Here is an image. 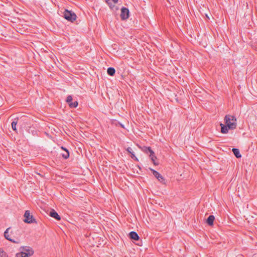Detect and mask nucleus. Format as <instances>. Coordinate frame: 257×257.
<instances>
[{
    "label": "nucleus",
    "mask_w": 257,
    "mask_h": 257,
    "mask_svg": "<svg viewBox=\"0 0 257 257\" xmlns=\"http://www.w3.org/2000/svg\"><path fill=\"white\" fill-rule=\"evenodd\" d=\"M224 122L225 125L220 123L221 132L222 134H226L228 130L234 129L236 126V119L235 117L231 114L226 115L224 117Z\"/></svg>",
    "instance_id": "nucleus-1"
},
{
    "label": "nucleus",
    "mask_w": 257,
    "mask_h": 257,
    "mask_svg": "<svg viewBox=\"0 0 257 257\" xmlns=\"http://www.w3.org/2000/svg\"><path fill=\"white\" fill-rule=\"evenodd\" d=\"M64 17L69 21L73 22L76 19V15L74 13L66 10L64 13Z\"/></svg>",
    "instance_id": "nucleus-2"
},
{
    "label": "nucleus",
    "mask_w": 257,
    "mask_h": 257,
    "mask_svg": "<svg viewBox=\"0 0 257 257\" xmlns=\"http://www.w3.org/2000/svg\"><path fill=\"white\" fill-rule=\"evenodd\" d=\"M25 219L24 221L28 223H32L34 222H36V220L34 218L32 215L31 214L30 211L27 210L26 211L24 214Z\"/></svg>",
    "instance_id": "nucleus-3"
},
{
    "label": "nucleus",
    "mask_w": 257,
    "mask_h": 257,
    "mask_svg": "<svg viewBox=\"0 0 257 257\" xmlns=\"http://www.w3.org/2000/svg\"><path fill=\"white\" fill-rule=\"evenodd\" d=\"M129 10L125 8H122L121 9L120 17L122 20H124L128 18Z\"/></svg>",
    "instance_id": "nucleus-4"
},
{
    "label": "nucleus",
    "mask_w": 257,
    "mask_h": 257,
    "mask_svg": "<svg viewBox=\"0 0 257 257\" xmlns=\"http://www.w3.org/2000/svg\"><path fill=\"white\" fill-rule=\"evenodd\" d=\"M145 152L147 153H150V157L151 158L152 161H153V163L155 165H156V163H155V159L157 158L155 156L154 152L153 151V150L151 149L150 147H147L145 149Z\"/></svg>",
    "instance_id": "nucleus-5"
},
{
    "label": "nucleus",
    "mask_w": 257,
    "mask_h": 257,
    "mask_svg": "<svg viewBox=\"0 0 257 257\" xmlns=\"http://www.w3.org/2000/svg\"><path fill=\"white\" fill-rule=\"evenodd\" d=\"M34 253L33 250H30L29 252H26L22 250L20 252H18L16 254V257H29L33 255Z\"/></svg>",
    "instance_id": "nucleus-6"
},
{
    "label": "nucleus",
    "mask_w": 257,
    "mask_h": 257,
    "mask_svg": "<svg viewBox=\"0 0 257 257\" xmlns=\"http://www.w3.org/2000/svg\"><path fill=\"white\" fill-rule=\"evenodd\" d=\"M151 170L154 176L157 178L159 181L163 183L165 181L163 177L158 172L152 169H151Z\"/></svg>",
    "instance_id": "nucleus-7"
},
{
    "label": "nucleus",
    "mask_w": 257,
    "mask_h": 257,
    "mask_svg": "<svg viewBox=\"0 0 257 257\" xmlns=\"http://www.w3.org/2000/svg\"><path fill=\"white\" fill-rule=\"evenodd\" d=\"M50 216L57 219V220H60L61 219L60 216L58 215V214L54 210H52L50 211Z\"/></svg>",
    "instance_id": "nucleus-8"
},
{
    "label": "nucleus",
    "mask_w": 257,
    "mask_h": 257,
    "mask_svg": "<svg viewBox=\"0 0 257 257\" xmlns=\"http://www.w3.org/2000/svg\"><path fill=\"white\" fill-rule=\"evenodd\" d=\"M129 236L130 238L134 240H138L139 239V236L138 234L135 231H131L129 233Z\"/></svg>",
    "instance_id": "nucleus-9"
},
{
    "label": "nucleus",
    "mask_w": 257,
    "mask_h": 257,
    "mask_svg": "<svg viewBox=\"0 0 257 257\" xmlns=\"http://www.w3.org/2000/svg\"><path fill=\"white\" fill-rule=\"evenodd\" d=\"M215 217L213 215H209L206 220V222L209 225H212Z\"/></svg>",
    "instance_id": "nucleus-10"
},
{
    "label": "nucleus",
    "mask_w": 257,
    "mask_h": 257,
    "mask_svg": "<svg viewBox=\"0 0 257 257\" xmlns=\"http://www.w3.org/2000/svg\"><path fill=\"white\" fill-rule=\"evenodd\" d=\"M10 228H8L4 232V236L5 237V238L9 240V241H11L13 242H17L16 241H15V240H14L13 239H12V238H11L10 237H9V230H10Z\"/></svg>",
    "instance_id": "nucleus-11"
},
{
    "label": "nucleus",
    "mask_w": 257,
    "mask_h": 257,
    "mask_svg": "<svg viewBox=\"0 0 257 257\" xmlns=\"http://www.w3.org/2000/svg\"><path fill=\"white\" fill-rule=\"evenodd\" d=\"M232 151V152L233 153L234 156L237 158H241V155L240 154L239 150L238 149L233 148Z\"/></svg>",
    "instance_id": "nucleus-12"
},
{
    "label": "nucleus",
    "mask_w": 257,
    "mask_h": 257,
    "mask_svg": "<svg viewBox=\"0 0 257 257\" xmlns=\"http://www.w3.org/2000/svg\"><path fill=\"white\" fill-rule=\"evenodd\" d=\"M61 149L65 151V152L62 154L63 158H64L65 159L68 158L69 157V152L68 151V150L64 148L63 147H62Z\"/></svg>",
    "instance_id": "nucleus-13"
},
{
    "label": "nucleus",
    "mask_w": 257,
    "mask_h": 257,
    "mask_svg": "<svg viewBox=\"0 0 257 257\" xmlns=\"http://www.w3.org/2000/svg\"><path fill=\"white\" fill-rule=\"evenodd\" d=\"M107 72L109 75L113 76L115 74V70L113 68L109 67L107 69Z\"/></svg>",
    "instance_id": "nucleus-14"
},
{
    "label": "nucleus",
    "mask_w": 257,
    "mask_h": 257,
    "mask_svg": "<svg viewBox=\"0 0 257 257\" xmlns=\"http://www.w3.org/2000/svg\"><path fill=\"white\" fill-rule=\"evenodd\" d=\"M18 118H15L14 120L12 122V127L14 131H16V125L17 124Z\"/></svg>",
    "instance_id": "nucleus-15"
},
{
    "label": "nucleus",
    "mask_w": 257,
    "mask_h": 257,
    "mask_svg": "<svg viewBox=\"0 0 257 257\" xmlns=\"http://www.w3.org/2000/svg\"><path fill=\"white\" fill-rule=\"evenodd\" d=\"M118 1V0H106V2L109 6L110 8L112 9V7L111 1H112L114 4H116L117 3Z\"/></svg>",
    "instance_id": "nucleus-16"
},
{
    "label": "nucleus",
    "mask_w": 257,
    "mask_h": 257,
    "mask_svg": "<svg viewBox=\"0 0 257 257\" xmlns=\"http://www.w3.org/2000/svg\"><path fill=\"white\" fill-rule=\"evenodd\" d=\"M23 251L26 252H29L30 250H33L32 248L29 246H23L22 247Z\"/></svg>",
    "instance_id": "nucleus-17"
},
{
    "label": "nucleus",
    "mask_w": 257,
    "mask_h": 257,
    "mask_svg": "<svg viewBox=\"0 0 257 257\" xmlns=\"http://www.w3.org/2000/svg\"><path fill=\"white\" fill-rule=\"evenodd\" d=\"M0 257H8L7 253L1 248H0Z\"/></svg>",
    "instance_id": "nucleus-18"
},
{
    "label": "nucleus",
    "mask_w": 257,
    "mask_h": 257,
    "mask_svg": "<svg viewBox=\"0 0 257 257\" xmlns=\"http://www.w3.org/2000/svg\"><path fill=\"white\" fill-rule=\"evenodd\" d=\"M70 107H76L78 105V102L77 101H75L74 102H71L69 104Z\"/></svg>",
    "instance_id": "nucleus-19"
},
{
    "label": "nucleus",
    "mask_w": 257,
    "mask_h": 257,
    "mask_svg": "<svg viewBox=\"0 0 257 257\" xmlns=\"http://www.w3.org/2000/svg\"><path fill=\"white\" fill-rule=\"evenodd\" d=\"M72 99V97L70 95H69L67 98L66 101L69 104L71 102Z\"/></svg>",
    "instance_id": "nucleus-20"
},
{
    "label": "nucleus",
    "mask_w": 257,
    "mask_h": 257,
    "mask_svg": "<svg viewBox=\"0 0 257 257\" xmlns=\"http://www.w3.org/2000/svg\"><path fill=\"white\" fill-rule=\"evenodd\" d=\"M126 151L131 154H132V153H134L133 151V149L131 147H128L126 149Z\"/></svg>",
    "instance_id": "nucleus-21"
},
{
    "label": "nucleus",
    "mask_w": 257,
    "mask_h": 257,
    "mask_svg": "<svg viewBox=\"0 0 257 257\" xmlns=\"http://www.w3.org/2000/svg\"><path fill=\"white\" fill-rule=\"evenodd\" d=\"M131 158H132V159H135V160H137V161H138V158L135 156V154H134V153H132V154H131Z\"/></svg>",
    "instance_id": "nucleus-22"
}]
</instances>
